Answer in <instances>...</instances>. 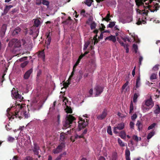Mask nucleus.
Listing matches in <instances>:
<instances>
[{
    "label": "nucleus",
    "instance_id": "obj_63",
    "mask_svg": "<svg viewBox=\"0 0 160 160\" xmlns=\"http://www.w3.org/2000/svg\"><path fill=\"white\" fill-rule=\"evenodd\" d=\"M85 11L83 9L81 11V14L83 16V17H85L86 16V15L85 14Z\"/></svg>",
    "mask_w": 160,
    "mask_h": 160
},
{
    "label": "nucleus",
    "instance_id": "obj_64",
    "mask_svg": "<svg viewBox=\"0 0 160 160\" xmlns=\"http://www.w3.org/2000/svg\"><path fill=\"white\" fill-rule=\"evenodd\" d=\"M62 156V154H60L57 157L56 159L54 160H61V158Z\"/></svg>",
    "mask_w": 160,
    "mask_h": 160
},
{
    "label": "nucleus",
    "instance_id": "obj_2",
    "mask_svg": "<svg viewBox=\"0 0 160 160\" xmlns=\"http://www.w3.org/2000/svg\"><path fill=\"white\" fill-rule=\"evenodd\" d=\"M8 118L10 120H12L15 118H18L20 120L24 117L25 118H27L29 117L28 114L27 113L26 111H24L21 112L20 111H17L13 112H10L8 115Z\"/></svg>",
    "mask_w": 160,
    "mask_h": 160
},
{
    "label": "nucleus",
    "instance_id": "obj_42",
    "mask_svg": "<svg viewBox=\"0 0 160 160\" xmlns=\"http://www.w3.org/2000/svg\"><path fill=\"white\" fill-rule=\"evenodd\" d=\"M132 139L135 141L138 142L139 140L140 141L141 140V138H139V139L137 135H134L132 137Z\"/></svg>",
    "mask_w": 160,
    "mask_h": 160
},
{
    "label": "nucleus",
    "instance_id": "obj_44",
    "mask_svg": "<svg viewBox=\"0 0 160 160\" xmlns=\"http://www.w3.org/2000/svg\"><path fill=\"white\" fill-rule=\"evenodd\" d=\"M107 132L108 134L110 135H112V132L111 130V128L110 126H109L108 127V128L107 130Z\"/></svg>",
    "mask_w": 160,
    "mask_h": 160
},
{
    "label": "nucleus",
    "instance_id": "obj_43",
    "mask_svg": "<svg viewBox=\"0 0 160 160\" xmlns=\"http://www.w3.org/2000/svg\"><path fill=\"white\" fill-rule=\"evenodd\" d=\"M42 3L44 5L47 6L48 7L49 3L48 1L46 0H42Z\"/></svg>",
    "mask_w": 160,
    "mask_h": 160
},
{
    "label": "nucleus",
    "instance_id": "obj_6",
    "mask_svg": "<svg viewBox=\"0 0 160 160\" xmlns=\"http://www.w3.org/2000/svg\"><path fill=\"white\" fill-rule=\"evenodd\" d=\"M65 144L63 142H61L60 144L56 148L54 149L53 152L54 153L57 154L61 152L64 147Z\"/></svg>",
    "mask_w": 160,
    "mask_h": 160
},
{
    "label": "nucleus",
    "instance_id": "obj_10",
    "mask_svg": "<svg viewBox=\"0 0 160 160\" xmlns=\"http://www.w3.org/2000/svg\"><path fill=\"white\" fill-rule=\"evenodd\" d=\"M7 25L6 24H2L1 29H0V36H1L2 38L4 37Z\"/></svg>",
    "mask_w": 160,
    "mask_h": 160
},
{
    "label": "nucleus",
    "instance_id": "obj_34",
    "mask_svg": "<svg viewBox=\"0 0 160 160\" xmlns=\"http://www.w3.org/2000/svg\"><path fill=\"white\" fill-rule=\"evenodd\" d=\"M125 157H130V150L128 149L127 147L125 151Z\"/></svg>",
    "mask_w": 160,
    "mask_h": 160
},
{
    "label": "nucleus",
    "instance_id": "obj_17",
    "mask_svg": "<svg viewBox=\"0 0 160 160\" xmlns=\"http://www.w3.org/2000/svg\"><path fill=\"white\" fill-rule=\"evenodd\" d=\"M136 126L138 127V129L139 131H140L142 129L143 127V123L140 121L139 120L137 121V122L136 124Z\"/></svg>",
    "mask_w": 160,
    "mask_h": 160
},
{
    "label": "nucleus",
    "instance_id": "obj_16",
    "mask_svg": "<svg viewBox=\"0 0 160 160\" xmlns=\"http://www.w3.org/2000/svg\"><path fill=\"white\" fill-rule=\"evenodd\" d=\"M109 40L110 41H112L114 43H115L116 41V37L115 36H109L107 37L106 39H105V40Z\"/></svg>",
    "mask_w": 160,
    "mask_h": 160
},
{
    "label": "nucleus",
    "instance_id": "obj_39",
    "mask_svg": "<svg viewBox=\"0 0 160 160\" xmlns=\"http://www.w3.org/2000/svg\"><path fill=\"white\" fill-rule=\"evenodd\" d=\"M28 63V61H24L23 63H21L20 66L22 68H24Z\"/></svg>",
    "mask_w": 160,
    "mask_h": 160
},
{
    "label": "nucleus",
    "instance_id": "obj_27",
    "mask_svg": "<svg viewBox=\"0 0 160 160\" xmlns=\"http://www.w3.org/2000/svg\"><path fill=\"white\" fill-rule=\"evenodd\" d=\"M139 96V93H135L133 96V102L135 103L137 102V99Z\"/></svg>",
    "mask_w": 160,
    "mask_h": 160
},
{
    "label": "nucleus",
    "instance_id": "obj_32",
    "mask_svg": "<svg viewBox=\"0 0 160 160\" xmlns=\"http://www.w3.org/2000/svg\"><path fill=\"white\" fill-rule=\"evenodd\" d=\"M90 25L91 29L92 30L95 29L96 26V24L95 22H92L91 23Z\"/></svg>",
    "mask_w": 160,
    "mask_h": 160
},
{
    "label": "nucleus",
    "instance_id": "obj_56",
    "mask_svg": "<svg viewBox=\"0 0 160 160\" xmlns=\"http://www.w3.org/2000/svg\"><path fill=\"white\" fill-rule=\"evenodd\" d=\"M134 123L133 122L131 121L130 123V126L131 129H133L134 128Z\"/></svg>",
    "mask_w": 160,
    "mask_h": 160
},
{
    "label": "nucleus",
    "instance_id": "obj_26",
    "mask_svg": "<svg viewBox=\"0 0 160 160\" xmlns=\"http://www.w3.org/2000/svg\"><path fill=\"white\" fill-rule=\"evenodd\" d=\"M155 133V131L154 130L152 131L150 133H149L147 136V138L148 139H149L153 137Z\"/></svg>",
    "mask_w": 160,
    "mask_h": 160
},
{
    "label": "nucleus",
    "instance_id": "obj_30",
    "mask_svg": "<svg viewBox=\"0 0 160 160\" xmlns=\"http://www.w3.org/2000/svg\"><path fill=\"white\" fill-rule=\"evenodd\" d=\"M118 155L116 152L112 153V156L111 160H116L117 158Z\"/></svg>",
    "mask_w": 160,
    "mask_h": 160
},
{
    "label": "nucleus",
    "instance_id": "obj_48",
    "mask_svg": "<svg viewBox=\"0 0 160 160\" xmlns=\"http://www.w3.org/2000/svg\"><path fill=\"white\" fill-rule=\"evenodd\" d=\"M89 44V42H86L85 43L84 46V47H83V50L84 51H85L87 49Z\"/></svg>",
    "mask_w": 160,
    "mask_h": 160
},
{
    "label": "nucleus",
    "instance_id": "obj_37",
    "mask_svg": "<svg viewBox=\"0 0 160 160\" xmlns=\"http://www.w3.org/2000/svg\"><path fill=\"white\" fill-rule=\"evenodd\" d=\"M155 10H154L152 11L151 10V12H154L155 11H157L159 10L160 6L159 5L158 3H156L155 5Z\"/></svg>",
    "mask_w": 160,
    "mask_h": 160
},
{
    "label": "nucleus",
    "instance_id": "obj_61",
    "mask_svg": "<svg viewBox=\"0 0 160 160\" xmlns=\"http://www.w3.org/2000/svg\"><path fill=\"white\" fill-rule=\"evenodd\" d=\"M19 40L20 42L21 45L22 44L23 45H24L26 43V41L24 39L20 40Z\"/></svg>",
    "mask_w": 160,
    "mask_h": 160
},
{
    "label": "nucleus",
    "instance_id": "obj_53",
    "mask_svg": "<svg viewBox=\"0 0 160 160\" xmlns=\"http://www.w3.org/2000/svg\"><path fill=\"white\" fill-rule=\"evenodd\" d=\"M132 47H133V48L134 49L135 53H136L137 50H138V47L137 45L136 44H134L133 45H132Z\"/></svg>",
    "mask_w": 160,
    "mask_h": 160
},
{
    "label": "nucleus",
    "instance_id": "obj_11",
    "mask_svg": "<svg viewBox=\"0 0 160 160\" xmlns=\"http://www.w3.org/2000/svg\"><path fill=\"white\" fill-rule=\"evenodd\" d=\"M33 148L32 149V151L35 155H38L39 154V150L40 148L38 145L36 143H33Z\"/></svg>",
    "mask_w": 160,
    "mask_h": 160
},
{
    "label": "nucleus",
    "instance_id": "obj_12",
    "mask_svg": "<svg viewBox=\"0 0 160 160\" xmlns=\"http://www.w3.org/2000/svg\"><path fill=\"white\" fill-rule=\"evenodd\" d=\"M32 72V69L31 68L25 72L23 76L24 79L25 80L28 79L29 78L31 73Z\"/></svg>",
    "mask_w": 160,
    "mask_h": 160
},
{
    "label": "nucleus",
    "instance_id": "obj_8",
    "mask_svg": "<svg viewBox=\"0 0 160 160\" xmlns=\"http://www.w3.org/2000/svg\"><path fill=\"white\" fill-rule=\"evenodd\" d=\"M21 46L20 42L19 40L17 41L14 44L13 51L17 52V51H19L20 50V48L21 47Z\"/></svg>",
    "mask_w": 160,
    "mask_h": 160
},
{
    "label": "nucleus",
    "instance_id": "obj_28",
    "mask_svg": "<svg viewBox=\"0 0 160 160\" xmlns=\"http://www.w3.org/2000/svg\"><path fill=\"white\" fill-rule=\"evenodd\" d=\"M119 136L121 138L124 139L126 136V134L124 131H121L120 133Z\"/></svg>",
    "mask_w": 160,
    "mask_h": 160
},
{
    "label": "nucleus",
    "instance_id": "obj_52",
    "mask_svg": "<svg viewBox=\"0 0 160 160\" xmlns=\"http://www.w3.org/2000/svg\"><path fill=\"white\" fill-rule=\"evenodd\" d=\"M128 81H127L123 85V86L122 87V88H122V89L123 91L125 88H126V87H127V86L128 85Z\"/></svg>",
    "mask_w": 160,
    "mask_h": 160
},
{
    "label": "nucleus",
    "instance_id": "obj_59",
    "mask_svg": "<svg viewBox=\"0 0 160 160\" xmlns=\"http://www.w3.org/2000/svg\"><path fill=\"white\" fill-rule=\"evenodd\" d=\"M118 130V128H117L116 127H115L114 128V130H113V132L116 134H118L119 132L117 130Z\"/></svg>",
    "mask_w": 160,
    "mask_h": 160
},
{
    "label": "nucleus",
    "instance_id": "obj_41",
    "mask_svg": "<svg viewBox=\"0 0 160 160\" xmlns=\"http://www.w3.org/2000/svg\"><path fill=\"white\" fill-rule=\"evenodd\" d=\"M76 68H73L72 69V71L71 73V75L70 76H69V78H68V80H71V78L73 76L74 73H75V71Z\"/></svg>",
    "mask_w": 160,
    "mask_h": 160
},
{
    "label": "nucleus",
    "instance_id": "obj_29",
    "mask_svg": "<svg viewBox=\"0 0 160 160\" xmlns=\"http://www.w3.org/2000/svg\"><path fill=\"white\" fill-rule=\"evenodd\" d=\"M146 22L144 21L143 20H141L140 18H139L138 21L136 22V24L138 25H140L142 24V23L144 24L145 23H146Z\"/></svg>",
    "mask_w": 160,
    "mask_h": 160
},
{
    "label": "nucleus",
    "instance_id": "obj_3",
    "mask_svg": "<svg viewBox=\"0 0 160 160\" xmlns=\"http://www.w3.org/2000/svg\"><path fill=\"white\" fill-rule=\"evenodd\" d=\"M75 120L76 118L74 117L72 115L67 114L65 118V121L63 123L64 127L68 128L73 126V124L75 123Z\"/></svg>",
    "mask_w": 160,
    "mask_h": 160
},
{
    "label": "nucleus",
    "instance_id": "obj_19",
    "mask_svg": "<svg viewBox=\"0 0 160 160\" xmlns=\"http://www.w3.org/2000/svg\"><path fill=\"white\" fill-rule=\"evenodd\" d=\"M13 7L12 5H6L3 11V13L4 15L8 13L10 9Z\"/></svg>",
    "mask_w": 160,
    "mask_h": 160
},
{
    "label": "nucleus",
    "instance_id": "obj_22",
    "mask_svg": "<svg viewBox=\"0 0 160 160\" xmlns=\"http://www.w3.org/2000/svg\"><path fill=\"white\" fill-rule=\"evenodd\" d=\"M116 125L117 126L116 127L119 130H122L124 127V125L123 123H118Z\"/></svg>",
    "mask_w": 160,
    "mask_h": 160
},
{
    "label": "nucleus",
    "instance_id": "obj_5",
    "mask_svg": "<svg viewBox=\"0 0 160 160\" xmlns=\"http://www.w3.org/2000/svg\"><path fill=\"white\" fill-rule=\"evenodd\" d=\"M11 93L12 97L16 98L17 100L20 102L23 100V98L21 95L18 93V91H16L14 88H13L12 91H11Z\"/></svg>",
    "mask_w": 160,
    "mask_h": 160
},
{
    "label": "nucleus",
    "instance_id": "obj_38",
    "mask_svg": "<svg viewBox=\"0 0 160 160\" xmlns=\"http://www.w3.org/2000/svg\"><path fill=\"white\" fill-rule=\"evenodd\" d=\"M157 76V75L156 74L154 73H152L150 76V79L151 80L156 79Z\"/></svg>",
    "mask_w": 160,
    "mask_h": 160
},
{
    "label": "nucleus",
    "instance_id": "obj_13",
    "mask_svg": "<svg viewBox=\"0 0 160 160\" xmlns=\"http://www.w3.org/2000/svg\"><path fill=\"white\" fill-rule=\"evenodd\" d=\"M103 88L97 85L95 88V90L96 91V95H99L103 91Z\"/></svg>",
    "mask_w": 160,
    "mask_h": 160
},
{
    "label": "nucleus",
    "instance_id": "obj_15",
    "mask_svg": "<svg viewBox=\"0 0 160 160\" xmlns=\"http://www.w3.org/2000/svg\"><path fill=\"white\" fill-rule=\"evenodd\" d=\"M49 34L50 32L48 33H47L46 34V35L47 36V40L46 41L45 43L47 44V47L48 48V46L50 45L51 40V37L50 36Z\"/></svg>",
    "mask_w": 160,
    "mask_h": 160
},
{
    "label": "nucleus",
    "instance_id": "obj_60",
    "mask_svg": "<svg viewBox=\"0 0 160 160\" xmlns=\"http://www.w3.org/2000/svg\"><path fill=\"white\" fill-rule=\"evenodd\" d=\"M124 48L126 49V52L128 53L129 52L128 45V44H126V46H124Z\"/></svg>",
    "mask_w": 160,
    "mask_h": 160
},
{
    "label": "nucleus",
    "instance_id": "obj_31",
    "mask_svg": "<svg viewBox=\"0 0 160 160\" xmlns=\"http://www.w3.org/2000/svg\"><path fill=\"white\" fill-rule=\"evenodd\" d=\"M118 142L119 145L122 147L125 146V144H127L123 142L120 138L118 139Z\"/></svg>",
    "mask_w": 160,
    "mask_h": 160
},
{
    "label": "nucleus",
    "instance_id": "obj_4",
    "mask_svg": "<svg viewBox=\"0 0 160 160\" xmlns=\"http://www.w3.org/2000/svg\"><path fill=\"white\" fill-rule=\"evenodd\" d=\"M88 119L86 118L83 119L82 118H79V120L78 122V128L79 131L81 130L88 125Z\"/></svg>",
    "mask_w": 160,
    "mask_h": 160
},
{
    "label": "nucleus",
    "instance_id": "obj_58",
    "mask_svg": "<svg viewBox=\"0 0 160 160\" xmlns=\"http://www.w3.org/2000/svg\"><path fill=\"white\" fill-rule=\"evenodd\" d=\"M42 72L41 70H39L38 71L37 75V78H38L40 76Z\"/></svg>",
    "mask_w": 160,
    "mask_h": 160
},
{
    "label": "nucleus",
    "instance_id": "obj_9",
    "mask_svg": "<svg viewBox=\"0 0 160 160\" xmlns=\"http://www.w3.org/2000/svg\"><path fill=\"white\" fill-rule=\"evenodd\" d=\"M63 104L65 105H66L67 108L65 109L66 110V112H67V113H72V109L71 107H69L68 105H67V102H68V99L66 98H64L63 99Z\"/></svg>",
    "mask_w": 160,
    "mask_h": 160
},
{
    "label": "nucleus",
    "instance_id": "obj_7",
    "mask_svg": "<svg viewBox=\"0 0 160 160\" xmlns=\"http://www.w3.org/2000/svg\"><path fill=\"white\" fill-rule=\"evenodd\" d=\"M107 114V110L106 109H104L102 112L97 116V118L98 120H103L106 118Z\"/></svg>",
    "mask_w": 160,
    "mask_h": 160
},
{
    "label": "nucleus",
    "instance_id": "obj_25",
    "mask_svg": "<svg viewBox=\"0 0 160 160\" xmlns=\"http://www.w3.org/2000/svg\"><path fill=\"white\" fill-rule=\"evenodd\" d=\"M155 107L156 109L154 111V113L156 114H159L160 113V107L159 105H155Z\"/></svg>",
    "mask_w": 160,
    "mask_h": 160
},
{
    "label": "nucleus",
    "instance_id": "obj_18",
    "mask_svg": "<svg viewBox=\"0 0 160 160\" xmlns=\"http://www.w3.org/2000/svg\"><path fill=\"white\" fill-rule=\"evenodd\" d=\"M21 31V29L19 27H17L14 29L12 32V35L13 36H15L17 35L18 33L20 32Z\"/></svg>",
    "mask_w": 160,
    "mask_h": 160
},
{
    "label": "nucleus",
    "instance_id": "obj_35",
    "mask_svg": "<svg viewBox=\"0 0 160 160\" xmlns=\"http://www.w3.org/2000/svg\"><path fill=\"white\" fill-rule=\"evenodd\" d=\"M157 125V123H152L151 125H150L148 127V130H150L151 129L154 128L155 126Z\"/></svg>",
    "mask_w": 160,
    "mask_h": 160
},
{
    "label": "nucleus",
    "instance_id": "obj_20",
    "mask_svg": "<svg viewBox=\"0 0 160 160\" xmlns=\"http://www.w3.org/2000/svg\"><path fill=\"white\" fill-rule=\"evenodd\" d=\"M38 57L39 58H41L43 60H44L45 58V55L44 50L41 51L39 52L38 54Z\"/></svg>",
    "mask_w": 160,
    "mask_h": 160
},
{
    "label": "nucleus",
    "instance_id": "obj_49",
    "mask_svg": "<svg viewBox=\"0 0 160 160\" xmlns=\"http://www.w3.org/2000/svg\"><path fill=\"white\" fill-rule=\"evenodd\" d=\"M65 135L63 133H61L60 134V140L62 141H64V140L65 139Z\"/></svg>",
    "mask_w": 160,
    "mask_h": 160
},
{
    "label": "nucleus",
    "instance_id": "obj_47",
    "mask_svg": "<svg viewBox=\"0 0 160 160\" xmlns=\"http://www.w3.org/2000/svg\"><path fill=\"white\" fill-rule=\"evenodd\" d=\"M159 65L157 64L155 65V66L153 67V68H152V70L154 71H157L159 69Z\"/></svg>",
    "mask_w": 160,
    "mask_h": 160
},
{
    "label": "nucleus",
    "instance_id": "obj_24",
    "mask_svg": "<svg viewBox=\"0 0 160 160\" xmlns=\"http://www.w3.org/2000/svg\"><path fill=\"white\" fill-rule=\"evenodd\" d=\"M140 77L139 76L137 78L136 80L135 87L136 88H138L140 87Z\"/></svg>",
    "mask_w": 160,
    "mask_h": 160
},
{
    "label": "nucleus",
    "instance_id": "obj_54",
    "mask_svg": "<svg viewBox=\"0 0 160 160\" xmlns=\"http://www.w3.org/2000/svg\"><path fill=\"white\" fill-rule=\"evenodd\" d=\"M24 160H33V159L32 157L28 156L24 158Z\"/></svg>",
    "mask_w": 160,
    "mask_h": 160
},
{
    "label": "nucleus",
    "instance_id": "obj_23",
    "mask_svg": "<svg viewBox=\"0 0 160 160\" xmlns=\"http://www.w3.org/2000/svg\"><path fill=\"white\" fill-rule=\"evenodd\" d=\"M41 22L39 20L37 19L35 20L34 23V25L33 27L32 28V29L35 26L37 28H38L39 25H40Z\"/></svg>",
    "mask_w": 160,
    "mask_h": 160
},
{
    "label": "nucleus",
    "instance_id": "obj_40",
    "mask_svg": "<svg viewBox=\"0 0 160 160\" xmlns=\"http://www.w3.org/2000/svg\"><path fill=\"white\" fill-rule=\"evenodd\" d=\"M133 110V104L132 102L131 101L130 105V106L129 113H132Z\"/></svg>",
    "mask_w": 160,
    "mask_h": 160
},
{
    "label": "nucleus",
    "instance_id": "obj_50",
    "mask_svg": "<svg viewBox=\"0 0 160 160\" xmlns=\"http://www.w3.org/2000/svg\"><path fill=\"white\" fill-rule=\"evenodd\" d=\"M14 140V138L11 136H9L8 138V141L9 142H12Z\"/></svg>",
    "mask_w": 160,
    "mask_h": 160
},
{
    "label": "nucleus",
    "instance_id": "obj_51",
    "mask_svg": "<svg viewBox=\"0 0 160 160\" xmlns=\"http://www.w3.org/2000/svg\"><path fill=\"white\" fill-rule=\"evenodd\" d=\"M83 138V134H81L80 135L75 134V138L76 139Z\"/></svg>",
    "mask_w": 160,
    "mask_h": 160
},
{
    "label": "nucleus",
    "instance_id": "obj_45",
    "mask_svg": "<svg viewBox=\"0 0 160 160\" xmlns=\"http://www.w3.org/2000/svg\"><path fill=\"white\" fill-rule=\"evenodd\" d=\"M93 18L92 16H90L88 18V20L87 21L86 23L88 24H89V23L90 22H92V20H93Z\"/></svg>",
    "mask_w": 160,
    "mask_h": 160
},
{
    "label": "nucleus",
    "instance_id": "obj_57",
    "mask_svg": "<svg viewBox=\"0 0 160 160\" xmlns=\"http://www.w3.org/2000/svg\"><path fill=\"white\" fill-rule=\"evenodd\" d=\"M137 118V115L136 114H133L131 116V118L132 120H134Z\"/></svg>",
    "mask_w": 160,
    "mask_h": 160
},
{
    "label": "nucleus",
    "instance_id": "obj_46",
    "mask_svg": "<svg viewBox=\"0 0 160 160\" xmlns=\"http://www.w3.org/2000/svg\"><path fill=\"white\" fill-rule=\"evenodd\" d=\"M71 80H68L67 81L68 82H65L63 83V85L64 86V87L65 88H67V87H68V85L70 84V83L69 82V81H70Z\"/></svg>",
    "mask_w": 160,
    "mask_h": 160
},
{
    "label": "nucleus",
    "instance_id": "obj_62",
    "mask_svg": "<svg viewBox=\"0 0 160 160\" xmlns=\"http://www.w3.org/2000/svg\"><path fill=\"white\" fill-rule=\"evenodd\" d=\"M69 22L70 21L68 19H67L66 20L63 21L62 22V23L65 25H68L69 24Z\"/></svg>",
    "mask_w": 160,
    "mask_h": 160
},
{
    "label": "nucleus",
    "instance_id": "obj_14",
    "mask_svg": "<svg viewBox=\"0 0 160 160\" xmlns=\"http://www.w3.org/2000/svg\"><path fill=\"white\" fill-rule=\"evenodd\" d=\"M145 105L150 107L151 106V108H152L153 106L154 103H153L152 100L151 98L148 99L145 102Z\"/></svg>",
    "mask_w": 160,
    "mask_h": 160
},
{
    "label": "nucleus",
    "instance_id": "obj_1",
    "mask_svg": "<svg viewBox=\"0 0 160 160\" xmlns=\"http://www.w3.org/2000/svg\"><path fill=\"white\" fill-rule=\"evenodd\" d=\"M153 0H135V2L137 6H143L144 10H141L138 9V12L139 13L143 15L147 16L148 14V11L146 10V9L150 8V6L148 5L149 3H152Z\"/></svg>",
    "mask_w": 160,
    "mask_h": 160
},
{
    "label": "nucleus",
    "instance_id": "obj_36",
    "mask_svg": "<svg viewBox=\"0 0 160 160\" xmlns=\"http://www.w3.org/2000/svg\"><path fill=\"white\" fill-rule=\"evenodd\" d=\"M115 22H111L109 23V24L107 26V28H112L115 25Z\"/></svg>",
    "mask_w": 160,
    "mask_h": 160
},
{
    "label": "nucleus",
    "instance_id": "obj_21",
    "mask_svg": "<svg viewBox=\"0 0 160 160\" xmlns=\"http://www.w3.org/2000/svg\"><path fill=\"white\" fill-rule=\"evenodd\" d=\"M142 109L143 112H145L149 110L151 108L150 107H148L146 105H142Z\"/></svg>",
    "mask_w": 160,
    "mask_h": 160
},
{
    "label": "nucleus",
    "instance_id": "obj_55",
    "mask_svg": "<svg viewBox=\"0 0 160 160\" xmlns=\"http://www.w3.org/2000/svg\"><path fill=\"white\" fill-rule=\"evenodd\" d=\"M143 60V57L142 56H140L139 58V65H142V62Z\"/></svg>",
    "mask_w": 160,
    "mask_h": 160
},
{
    "label": "nucleus",
    "instance_id": "obj_33",
    "mask_svg": "<svg viewBox=\"0 0 160 160\" xmlns=\"http://www.w3.org/2000/svg\"><path fill=\"white\" fill-rule=\"evenodd\" d=\"M92 2L93 0H86L85 3L88 7H90Z\"/></svg>",
    "mask_w": 160,
    "mask_h": 160
}]
</instances>
